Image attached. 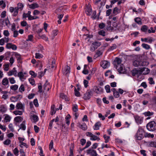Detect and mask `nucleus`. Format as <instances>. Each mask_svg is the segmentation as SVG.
<instances>
[{
  "instance_id": "obj_1",
  "label": "nucleus",
  "mask_w": 156,
  "mask_h": 156,
  "mask_svg": "<svg viewBox=\"0 0 156 156\" xmlns=\"http://www.w3.org/2000/svg\"><path fill=\"white\" fill-rule=\"evenodd\" d=\"M145 132L141 127H139L136 134V139L138 140H141L144 136Z\"/></svg>"
},
{
  "instance_id": "obj_2",
  "label": "nucleus",
  "mask_w": 156,
  "mask_h": 156,
  "mask_svg": "<svg viewBox=\"0 0 156 156\" xmlns=\"http://www.w3.org/2000/svg\"><path fill=\"white\" fill-rule=\"evenodd\" d=\"M147 129L150 131H154L156 129V124L154 121L148 123L147 125Z\"/></svg>"
},
{
  "instance_id": "obj_3",
  "label": "nucleus",
  "mask_w": 156,
  "mask_h": 156,
  "mask_svg": "<svg viewBox=\"0 0 156 156\" xmlns=\"http://www.w3.org/2000/svg\"><path fill=\"white\" fill-rule=\"evenodd\" d=\"M101 45L100 42L98 41H95L92 43L90 48V50L91 51H94L98 47Z\"/></svg>"
},
{
  "instance_id": "obj_4",
  "label": "nucleus",
  "mask_w": 156,
  "mask_h": 156,
  "mask_svg": "<svg viewBox=\"0 0 156 156\" xmlns=\"http://www.w3.org/2000/svg\"><path fill=\"white\" fill-rule=\"evenodd\" d=\"M148 64V63L146 62H142L138 60H135L133 62V65L135 67L138 66H144Z\"/></svg>"
},
{
  "instance_id": "obj_5",
  "label": "nucleus",
  "mask_w": 156,
  "mask_h": 156,
  "mask_svg": "<svg viewBox=\"0 0 156 156\" xmlns=\"http://www.w3.org/2000/svg\"><path fill=\"white\" fill-rule=\"evenodd\" d=\"M51 85L47 80H46L45 83L43 85V89L46 91H48L51 88Z\"/></svg>"
},
{
  "instance_id": "obj_6",
  "label": "nucleus",
  "mask_w": 156,
  "mask_h": 156,
  "mask_svg": "<svg viewBox=\"0 0 156 156\" xmlns=\"http://www.w3.org/2000/svg\"><path fill=\"white\" fill-rule=\"evenodd\" d=\"M145 70L146 71V73H143V74H148L149 72V70L147 68H143L141 70H138L137 71V76H139Z\"/></svg>"
},
{
  "instance_id": "obj_7",
  "label": "nucleus",
  "mask_w": 156,
  "mask_h": 156,
  "mask_svg": "<svg viewBox=\"0 0 156 156\" xmlns=\"http://www.w3.org/2000/svg\"><path fill=\"white\" fill-rule=\"evenodd\" d=\"M9 10L11 12H13V16H16L18 14L19 10L18 9V8H16V7L14 8L12 7H11L9 8Z\"/></svg>"
},
{
  "instance_id": "obj_8",
  "label": "nucleus",
  "mask_w": 156,
  "mask_h": 156,
  "mask_svg": "<svg viewBox=\"0 0 156 156\" xmlns=\"http://www.w3.org/2000/svg\"><path fill=\"white\" fill-rule=\"evenodd\" d=\"M92 95V92L90 90H88L84 94L83 98L85 100H88L90 98Z\"/></svg>"
},
{
  "instance_id": "obj_9",
  "label": "nucleus",
  "mask_w": 156,
  "mask_h": 156,
  "mask_svg": "<svg viewBox=\"0 0 156 156\" xmlns=\"http://www.w3.org/2000/svg\"><path fill=\"white\" fill-rule=\"evenodd\" d=\"M122 60L121 58L118 57H116L114 61V64L115 67L118 66V65H122L121 64Z\"/></svg>"
},
{
  "instance_id": "obj_10",
  "label": "nucleus",
  "mask_w": 156,
  "mask_h": 156,
  "mask_svg": "<svg viewBox=\"0 0 156 156\" xmlns=\"http://www.w3.org/2000/svg\"><path fill=\"white\" fill-rule=\"evenodd\" d=\"M87 153L91 156H97V154L96 151L92 149H89L87 151Z\"/></svg>"
},
{
  "instance_id": "obj_11",
  "label": "nucleus",
  "mask_w": 156,
  "mask_h": 156,
  "mask_svg": "<svg viewBox=\"0 0 156 156\" xmlns=\"http://www.w3.org/2000/svg\"><path fill=\"white\" fill-rule=\"evenodd\" d=\"M101 66L104 69L108 67L110 65V63L106 61H103L101 63Z\"/></svg>"
},
{
  "instance_id": "obj_12",
  "label": "nucleus",
  "mask_w": 156,
  "mask_h": 156,
  "mask_svg": "<svg viewBox=\"0 0 156 156\" xmlns=\"http://www.w3.org/2000/svg\"><path fill=\"white\" fill-rule=\"evenodd\" d=\"M17 72L16 70V68H14L12 70L9 71L8 73V75L9 76H11L13 75L15 76H17Z\"/></svg>"
},
{
  "instance_id": "obj_13",
  "label": "nucleus",
  "mask_w": 156,
  "mask_h": 156,
  "mask_svg": "<svg viewBox=\"0 0 156 156\" xmlns=\"http://www.w3.org/2000/svg\"><path fill=\"white\" fill-rule=\"evenodd\" d=\"M93 90L97 94H100L103 92V89L101 87L99 88L98 86H94L93 88Z\"/></svg>"
},
{
  "instance_id": "obj_14",
  "label": "nucleus",
  "mask_w": 156,
  "mask_h": 156,
  "mask_svg": "<svg viewBox=\"0 0 156 156\" xmlns=\"http://www.w3.org/2000/svg\"><path fill=\"white\" fill-rule=\"evenodd\" d=\"M24 105L21 103H18L17 104L16 107L18 109L21 110L24 112Z\"/></svg>"
},
{
  "instance_id": "obj_15",
  "label": "nucleus",
  "mask_w": 156,
  "mask_h": 156,
  "mask_svg": "<svg viewBox=\"0 0 156 156\" xmlns=\"http://www.w3.org/2000/svg\"><path fill=\"white\" fill-rule=\"evenodd\" d=\"M30 116L31 120L33 121L34 122H36L38 121V118L37 115L31 114Z\"/></svg>"
},
{
  "instance_id": "obj_16",
  "label": "nucleus",
  "mask_w": 156,
  "mask_h": 156,
  "mask_svg": "<svg viewBox=\"0 0 156 156\" xmlns=\"http://www.w3.org/2000/svg\"><path fill=\"white\" fill-rule=\"evenodd\" d=\"M135 119L136 122L138 124H141L143 121V119L138 115H136L135 117Z\"/></svg>"
},
{
  "instance_id": "obj_17",
  "label": "nucleus",
  "mask_w": 156,
  "mask_h": 156,
  "mask_svg": "<svg viewBox=\"0 0 156 156\" xmlns=\"http://www.w3.org/2000/svg\"><path fill=\"white\" fill-rule=\"evenodd\" d=\"M85 11L87 15L90 16L91 15L92 12L91 8L90 6L87 7L85 9Z\"/></svg>"
},
{
  "instance_id": "obj_18",
  "label": "nucleus",
  "mask_w": 156,
  "mask_h": 156,
  "mask_svg": "<svg viewBox=\"0 0 156 156\" xmlns=\"http://www.w3.org/2000/svg\"><path fill=\"white\" fill-rule=\"evenodd\" d=\"M115 68L120 73H124L123 71V65L122 64L120 65H118V66H117Z\"/></svg>"
},
{
  "instance_id": "obj_19",
  "label": "nucleus",
  "mask_w": 156,
  "mask_h": 156,
  "mask_svg": "<svg viewBox=\"0 0 156 156\" xmlns=\"http://www.w3.org/2000/svg\"><path fill=\"white\" fill-rule=\"evenodd\" d=\"M7 110V108L4 105H2L0 106V111L2 113H5Z\"/></svg>"
},
{
  "instance_id": "obj_20",
  "label": "nucleus",
  "mask_w": 156,
  "mask_h": 156,
  "mask_svg": "<svg viewBox=\"0 0 156 156\" xmlns=\"http://www.w3.org/2000/svg\"><path fill=\"white\" fill-rule=\"evenodd\" d=\"M101 126V124L100 122H98L96 123L94 126V130H98L99 129L100 127Z\"/></svg>"
},
{
  "instance_id": "obj_21",
  "label": "nucleus",
  "mask_w": 156,
  "mask_h": 156,
  "mask_svg": "<svg viewBox=\"0 0 156 156\" xmlns=\"http://www.w3.org/2000/svg\"><path fill=\"white\" fill-rule=\"evenodd\" d=\"M39 7V5L36 2L29 5V7L32 9H34L35 8H38Z\"/></svg>"
},
{
  "instance_id": "obj_22",
  "label": "nucleus",
  "mask_w": 156,
  "mask_h": 156,
  "mask_svg": "<svg viewBox=\"0 0 156 156\" xmlns=\"http://www.w3.org/2000/svg\"><path fill=\"white\" fill-rule=\"evenodd\" d=\"M70 72V68L68 66H67L63 71L64 74L67 75Z\"/></svg>"
},
{
  "instance_id": "obj_23",
  "label": "nucleus",
  "mask_w": 156,
  "mask_h": 156,
  "mask_svg": "<svg viewBox=\"0 0 156 156\" xmlns=\"http://www.w3.org/2000/svg\"><path fill=\"white\" fill-rule=\"evenodd\" d=\"M26 128V126L25 125V121H23V122L20 125V128L18 129V131H19V130L21 129L23 130H25Z\"/></svg>"
},
{
  "instance_id": "obj_24",
  "label": "nucleus",
  "mask_w": 156,
  "mask_h": 156,
  "mask_svg": "<svg viewBox=\"0 0 156 156\" xmlns=\"http://www.w3.org/2000/svg\"><path fill=\"white\" fill-rule=\"evenodd\" d=\"M14 120L16 122H21L23 120V118L21 116H18L15 117Z\"/></svg>"
},
{
  "instance_id": "obj_25",
  "label": "nucleus",
  "mask_w": 156,
  "mask_h": 156,
  "mask_svg": "<svg viewBox=\"0 0 156 156\" xmlns=\"http://www.w3.org/2000/svg\"><path fill=\"white\" fill-rule=\"evenodd\" d=\"M79 127L84 130H85L87 129V126L86 124L83 123L82 124L79 125Z\"/></svg>"
},
{
  "instance_id": "obj_26",
  "label": "nucleus",
  "mask_w": 156,
  "mask_h": 156,
  "mask_svg": "<svg viewBox=\"0 0 156 156\" xmlns=\"http://www.w3.org/2000/svg\"><path fill=\"white\" fill-rule=\"evenodd\" d=\"M2 84L4 86L7 85L9 83V81L7 78L3 79L2 81Z\"/></svg>"
},
{
  "instance_id": "obj_27",
  "label": "nucleus",
  "mask_w": 156,
  "mask_h": 156,
  "mask_svg": "<svg viewBox=\"0 0 156 156\" xmlns=\"http://www.w3.org/2000/svg\"><path fill=\"white\" fill-rule=\"evenodd\" d=\"M103 53V51H100L99 50H98L96 53L95 55L94 56L96 57L100 56Z\"/></svg>"
},
{
  "instance_id": "obj_28",
  "label": "nucleus",
  "mask_w": 156,
  "mask_h": 156,
  "mask_svg": "<svg viewBox=\"0 0 156 156\" xmlns=\"http://www.w3.org/2000/svg\"><path fill=\"white\" fill-rule=\"evenodd\" d=\"M120 10L118 8L116 7L115 8L113 11V13L114 15H116L117 14L119 13L120 12Z\"/></svg>"
},
{
  "instance_id": "obj_29",
  "label": "nucleus",
  "mask_w": 156,
  "mask_h": 156,
  "mask_svg": "<svg viewBox=\"0 0 156 156\" xmlns=\"http://www.w3.org/2000/svg\"><path fill=\"white\" fill-rule=\"evenodd\" d=\"M90 140H99L100 139L99 137L92 134V136L90 138Z\"/></svg>"
},
{
  "instance_id": "obj_30",
  "label": "nucleus",
  "mask_w": 156,
  "mask_h": 156,
  "mask_svg": "<svg viewBox=\"0 0 156 156\" xmlns=\"http://www.w3.org/2000/svg\"><path fill=\"white\" fill-rule=\"evenodd\" d=\"M144 136L145 137H150L153 138L154 137V135L153 134H151L150 133H145L144 134Z\"/></svg>"
},
{
  "instance_id": "obj_31",
  "label": "nucleus",
  "mask_w": 156,
  "mask_h": 156,
  "mask_svg": "<svg viewBox=\"0 0 156 156\" xmlns=\"http://www.w3.org/2000/svg\"><path fill=\"white\" fill-rule=\"evenodd\" d=\"M14 55L17 58L18 62H19L21 60V57L20 55L17 53H15Z\"/></svg>"
},
{
  "instance_id": "obj_32",
  "label": "nucleus",
  "mask_w": 156,
  "mask_h": 156,
  "mask_svg": "<svg viewBox=\"0 0 156 156\" xmlns=\"http://www.w3.org/2000/svg\"><path fill=\"white\" fill-rule=\"evenodd\" d=\"M23 112L22 111H15L13 112V113L16 115H21L23 114Z\"/></svg>"
},
{
  "instance_id": "obj_33",
  "label": "nucleus",
  "mask_w": 156,
  "mask_h": 156,
  "mask_svg": "<svg viewBox=\"0 0 156 156\" xmlns=\"http://www.w3.org/2000/svg\"><path fill=\"white\" fill-rule=\"evenodd\" d=\"M153 114V112H151L150 111L145 112L143 113L145 116H148L152 115Z\"/></svg>"
},
{
  "instance_id": "obj_34",
  "label": "nucleus",
  "mask_w": 156,
  "mask_h": 156,
  "mask_svg": "<svg viewBox=\"0 0 156 156\" xmlns=\"http://www.w3.org/2000/svg\"><path fill=\"white\" fill-rule=\"evenodd\" d=\"M23 7V4L21 3H19L17 4V6L16 7V8H18V9L19 10L20 9L21 10H22Z\"/></svg>"
},
{
  "instance_id": "obj_35",
  "label": "nucleus",
  "mask_w": 156,
  "mask_h": 156,
  "mask_svg": "<svg viewBox=\"0 0 156 156\" xmlns=\"http://www.w3.org/2000/svg\"><path fill=\"white\" fill-rule=\"evenodd\" d=\"M135 21L139 25H141L142 24L141 19L140 18L137 17L135 19Z\"/></svg>"
},
{
  "instance_id": "obj_36",
  "label": "nucleus",
  "mask_w": 156,
  "mask_h": 156,
  "mask_svg": "<svg viewBox=\"0 0 156 156\" xmlns=\"http://www.w3.org/2000/svg\"><path fill=\"white\" fill-rule=\"evenodd\" d=\"M142 46L144 48L146 49H147V50L149 49L150 48V46L149 45H148V44H145V43L143 44H142Z\"/></svg>"
},
{
  "instance_id": "obj_37",
  "label": "nucleus",
  "mask_w": 156,
  "mask_h": 156,
  "mask_svg": "<svg viewBox=\"0 0 156 156\" xmlns=\"http://www.w3.org/2000/svg\"><path fill=\"white\" fill-rule=\"evenodd\" d=\"M117 26V23L115 22H113L112 24H110L109 26L110 27L111 29H114Z\"/></svg>"
},
{
  "instance_id": "obj_38",
  "label": "nucleus",
  "mask_w": 156,
  "mask_h": 156,
  "mask_svg": "<svg viewBox=\"0 0 156 156\" xmlns=\"http://www.w3.org/2000/svg\"><path fill=\"white\" fill-rule=\"evenodd\" d=\"M25 90V88L24 85L23 84H21L19 88V91L20 92H23Z\"/></svg>"
},
{
  "instance_id": "obj_39",
  "label": "nucleus",
  "mask_w": 156,
  "mask_h": 156,
  "mask_svg": "<svg viewBox=\"0 0 156 156\" xmlns=\"http://www.w3.org/2000/svg\"><path fill=\"white\" fill-rule=\"evenodd\" d=\"M73 112H77L78 110V106L76 104H74L73 105Z\"/></svg>"
},
{
  "instance_id": "obj_40",
  "label": "nucleus",
  "mask_w": 156,
  "mask_h": 156,
  "mask_svg": "<svg viewBox=\"0 0 156 156\" xmlns=\"http://www.w3.org/2000/svg\"><path fill=\"white\" fill-rule=\"evenodd\" d=\"M103 137L105 140V143L108 142L109 140L110 139V136H106V135H104L103 136Z\"/></svg>"
},
{
  "instance_id": "obj_41",
  "label": "nucleus",
  "mask_w": 156,
  "mask_h": 156,
  "mask_svg": "<svg viewBox=\"0 0 156 156\" xmlns=\"http://www.w3.org/2000/svg\"><path fill=\"white\" fill-rule=\"evenodd\" d=\"M18 86L17 85L15 84L14 85L11 86L10 87L11 89L14 90H16L18 88Z\"/></svg>"
},
{
  "instance_id": "obj_42",
  "label": "nucleus",
  "mask_w": 156,
  "mask_h": 156,
  "mask_svg": "<svg viewBox=\"0 0 156 156\" xmlns=\"http://www.w3.org/2000/svg\"><path fill=\"white\" fill-rule=\"evenodd\" d=\"M31 12L28 11L27 13H24L23 15V18H26L27 17H28V16L30 15L31 14Z\"/></svg>"
},
{
  "instance_id": "obj_43",
  "label": "nucleus",
  "mask_w": 156,
  "mask_h": 156,
  "mask_svg": "<svg viewBox=\"0 0 156 156\" xmlns=\"http://www.w3.org/2000/svg\"><path fill=\"white\" fill-rule=\"evenodd\" d=\"M149 145L151 147H156V140L150 142Z\"/></svg>"
},
{
  "instance_id": "obj_44",
  "label": "nucleus",
  "mask_w": 156,
  "mask_h": 156,
  "mask_svg": "<svg viewBox=\"0 0 156 156\" xmlns=\"http://www.w3.org/2000/svg\"><path fill=\"white\" fill-rule=\"evenodd\" d=\"M43 57V55L41 54L36 53L35 54V58H36L40 59Z\"/></svg>"
},
{
  "instance_id": "obj_45",
  "label": "nucleus",
  "mask_w": 156,
  "mask_h": 156,
  "mask_svg": "<svg viewBox=\"0 0 156 156\" xmlns=\"http://www.w3.org/2000/svg\"><path fill=\"white\" fill-rule=\"evenodd\" d=\"M9 80L10 83L11 84H14L16 82V81L13 77L9 78Z\"/></svg>"
},
{
  "instance_id": "obj_46",
  "label": "nucleus",
  "mask_w": 156,
  "mask_h": 156,
  "mask_svg": "<svg viewBox=\"0 0 156 156\" xmlns=\"http://www.w3.org/2000/svg\"><path fill=\"white\" fill-rule=\"evenodd\" d=\"M18 76L20 78V79H23L24 76L22 72H19L18 74Z\"/></svg>"
},
{
  "instance_id": "obj_47",
  "label": "nucleus",
  "mask_w": 156,
  "mask_h": 156,
  "mask_svg": "<svg viewBox=\"0 0 156 156\" xmlns=\"http://www.w3.org/2000/svg\"><path fill=\"white\" fill-rule=\"evenodd\" d=\"M148 28L147 27L146 25L143 26L141 28V30L144 32H145L147 31V30Z\"/></svg>"
},
{
  "instance_id": "obj_48",
  "label": "nucleus",
  "mask_w": 156,
  "mask_h": 156,
  "mask_svg": "<svg viewBox=\"0 0 156 156\" xmlns=\"http://www.w3.org/2000/svg\"><path fill=\"white\" fill-rule=\"evenodd\" d=\"M29 73L30 74L34 77H35L37 76V74L35 73L33 71H30Z\"/></svg>"
},
{
  "instance_id": "obj_49",
  "label": "nucleus",
  "mask_w": 156,
  "mask_h": 156,
  "mask_svg": "<svg viewBox=\"0 0 156 156\" xmlns=\"http://www.w3.org/2000/svg\"><path fill=\"white\" fill-rule=\"evenodd\" d=\"M11 142V141L9 139H7L4 142L3 144L5 145H9L10 144Z\"/></svg>"
},
{
  "instance_id": "obj_50",
  "label": "nucleus",
  "mask_w": 156,
  "mask_h": 156,
  "mask_svg": "<svg viewBox=\"0 0 156 156\" xmlns=\"http://www.w3.org/2000/svg\"><path fill=\"white\" fill-rule=\"evenodd\" d=\"M105 89L107 93H108L110 92V87L109 85H107L105 87Z\"/></svg>"
},
{
  "instance_id": "obj_51",
  "label": "nucleus",
  "mask_w": 156,
  "mask_h": 156,
  "mask_svg": "<svg viewBox=\"0 0 156 156\" xmlns=\"http://www.w3.org/2000/svg\"><path fill=\"white\" fill-rule=\"evenodd\" d=\"M96 17V12L95 11H94L93 12L91 16V18L93 19H95Z\"/></svg>"
},
{
  "instance_id": "obj_52",
  "label": "nucleus",
  "mask_w": 156,
  "mask_h": 156,
  "mask_svg": "<svg viewBox=\"0 0 156 156\" xmlns=\"http://www.w3.org/2000/svg\"><path fill=\"white\" fill-rule=\"evenodd\" d=\"M44 73L42 71H41L38 73V76L39 78H41L44 74Z\"/></svg>"
},
{
  "instance_id": "obj_53",
  "label": "nucleus",
  "mask_w": 156,
  "mask_h": 156,
  "mask_svg": "<svg viewBox=\"0 0 156 156\" xmlns=\"http://www.w3.org/2000/svg\"><path fill=\"white\" fill-rule=\"evenodd\" d=\"M74 93L75 95L77 97H79L80 96V92L77 90L76 88H75L74 90Z\"/></svg>"
},
{
  "instance_id": "obj_54",
  "label": "nucleus",
  "mask_w": 156,
  "mask_h": 156,
  "mask_svg": "<svg viewBox=\"0 0 156 156\" xmlns=\"http://www.w3.org/2000/svg\"><path fill=\"white\" fill-rule=\"evenodd\" d=\"M33 37L32 35H29L28 37V38L26 40V41H31L33 40Z\"/></svg>"
},
{
  "instance_id": "obj_55",
  "label": "nucleus",
  "mask_w": 156,
  "mask_h": 156,
  "mask_svg": "<svg viewBox=\"0 0 156 156\" xmlns=\"http://www.w3.org/2000/svg\"><path fill=\"white\" fill-rule=\"evenodd\" d=\"M38 92L41 93L42 92V87L41 84H40V85L38 86Z\"/></svg>"
},
{
  "instance_id": "obj_56",
  "label": "nucleus",
  "mask_w": 156,
  "mask_h": 156,
  "mask_svg": "<svg viewBox=\"0 0 156 156\" xmlns=\"http://www.w3.org/2000/svg\"><path fill=\"white\" fill-rule=\"evenodd\" d=\"M11 119L10 117L8 115H6L5 118V120L6 122H9Z\"/></svg>"
},
{
  "instance_id": "obj_57",
  "label": "nucleus",
  "mask_w": 156,
  "mask_h": 156,
  "mask_svg": "<svg viewBox=\"0 0 156 156\" xmlns=\"http://www.w3.org/2000/svg\"><path fill=\"white\" fill-rule=\"evenodd\" d=\"M4 69L5 71H7L9 70V64H6L4 65Z\"/></svg>"
},
{
  "instance_id": "obj_58",
  "label": "nucleus",
  "mask_w": 156,
  "mask_h": 156,
  "mask_svg": "<svg viewBox=\"0 0 156 156\" xmlns=\"http://www.w3.org/2000/svg\"><path fill=\"white\" fill-rule=\"evenodd\" d=\"M39 36L41 38H42L45 41H48V38L44 35H39Z\"/></svg>"
},
{
  "instance_id": "obj_59",
  "label": "nucleus",
  "mask_w": 156,
  "mask_h": 156,
  "mask_svg": "<svg viewBox=\"0 0 156 156\" xmlns=\"http://www.w3.org/2000/svg\"><path fill=\"white\" fill-rule=\"evenodd\" d=\"M53 142L52 140H51V142L49 145V148L50 150L53 148Z\"/></svg>"
},
{
  "instance_id": "obj_60",
  "label": "nucleus",
  "mask_w": 156,
  "mask_h": 156,
  "mask_svg": "<svg viewBox=\"0 0 156 156\" xmlns=\"http://www.w3.org/2000/svg\"><path fill=\"white\" fill-rule=\"evenodd\" d=\"M3 34L4 36L7 37L9 35V33L8 30H5L4 31Z\"/></svg>"
},
{
  "instance_id": "obj_61",
  "label": "nucleus",
  "mask_w": 156,
  "mask_h": 156,
  "mask_svg": "<svg viewBox=\"0 0 156 156\" xmlns=\"http://www.w3.org/2000/svg\"><path fill=\"white\" fill-rule=\"evenodd\" d=\"M13 152L14 154L16 155H18V153H19V151L17 148H15L13 150Z\"/></svg>"
},
{
  "instance_id": "obj_62",
  "label": "nucleus",
  "mask_w": 156,
  "mask_h": 156,
  "mask_svg": "<svg viewBox=\"0 0 156 156\" xmlns=\"http://www.w3.org/2000/svg\"><path fill=\"white\" fill-rule=\"evenodd\" d=\"M98 34H99L103 36H105V31L103 30H101L99 31Z\"/></svg>"
},
{
  "instance_id": "obj_63",
  "label": "nucleus",
  "mask_w": 156,
  "mask_h": 156,
  "mask_svg": "<svg viewBox=\"0 0 156 156\" xmlns=\"http://www.w3.org/2000/svg\"><path fill=\"white\" fill-rule=\"evenodd\" d=\"M29 81L30 83L32 85H34L35 84V81L33 78H30L29 79Z\"/></svg>"
},
{
  "instance_id": "obj_64",
  "label": "nucleus",
  "mask_w": 156,
  "mask_h": 156,
  "mask_svg": "<svg viewBox=\"0 0 156 156\" xmlns=\"http://www.w3.org/2000/svg\"><path fill=\"white\" fill-rule=\"evenodd\" d=\"M138 70L136 69H134L132 71V75L133 76H135L137 75Z\"/></svg>"
}]
</instances>
